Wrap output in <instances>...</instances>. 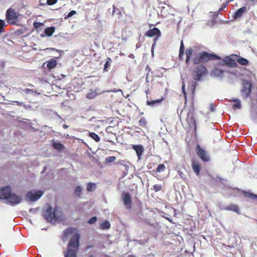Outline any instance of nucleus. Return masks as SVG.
I'll return each instance as SVG.
<instances>
[{"label": "nucleus", "mask_w": 257, "mask_h": 257, "mask_svg": "<svg viewBox=\"0 0 257 257\" xmlns=\"http://www.w3.org/2000/svg\"><path fill=\"white\" fill-rule=\"evenodd\" d=\"M0 200H4L6 204L15 206L22 202L23 196L13 192L10 186H6L0 189Z\"/></svg>", "instance_id": "obj_1"}, {"label": "nucleus", "mask_w": 257, "mask_h": 257, "mask_svg": "<svg viewBox=\"0 0 257 257\" xmlns=\"http://www.w3.org/2000/svg\"><path fill=\"white\" fill-rule=\"evenodd\" d=\"M44 216L50 222L61 220L63 218L61 209L58 206H55L54 210L51 206H48L44 212Z\"/></svg>", "instance_id": "obj_2"}, {"label": "nucleus", "mask_w": 257, "mask_h": 257, "mask_svg": "<svg viewBox=\"0 0 257 257\" xmlns=\"http://www.w3.org/2000/svg\"><path fill=\"white\" fill-rule=\"evenodd\" d=\"M80 235L75 233L73 235L68 245V249L65 254V257H76V252L79 246Z\"/></svg>", "instance_id": "obj_3"}, {"label": "nucleus", "mask_w": 257, "mask_h": 257, "mask_svg": "<svg viewBox=\"0 0 257 257\" xmlns=\"http://www.w3.org/2000/svg\"><path fill=\"white\" fill-rule=\"evenodd\" d=\"M207 73V69L203 65H200L195 67L193 73V78L196 81H200Z\"/></svg>", "instance_id": "obj_4"}, {"label": "nucleus", "mask_w": 257, "mask_h": 257, "mask_svg": "<svg viewBox=\"0 0 257 257\" xmlns=\"http://www.w3.org/2000/svg\"><path fill=\"white\" fill-rule=\"evenodd\" d=\"M43 194V192L40 190L31 191L27 193L26 198L30 201L34 202L38 200Z\"/></svg>", "instance_id": "obj_5"}, {"label": "nucleus", "mask_w": 257, "mask_h": 257, "mask_svg": "<svg viewBox=\"0 0 257 257\" xmlns=\"http://www.w3.org/2000/svg\"><path fill=\"white\" fill-rule=\"evenodd\" d=\"M19 15L11 8L9 9L6 12V19L12 24H15L19 18Z\"/></svg>", "instance_id": "obj_6"}, {"label": "nucleus", "mask_w": 257, "mask_h": 257, "mask_svg": "<svg viewBox=\"0 0 257 257\" xmlns=\"http://www.w3.org/2000/svg\"><path fill=\"white\" fill-rule=\"evenodd\" d=\"M243 88L241 90L242 96L246 98L251 93V83L247 80H243L242 83Z\"/></svg>", "instance_id": "obj_7"}, {"label": "nucleus", "mask_w": 257, "mask_h": 257, "mask_svg": "<svg viewBox=\"0 0 257 257\" xmlns=\"http://www.w3.org/2000/svg\"><path fill=\"white\" fill-rule=\"evenodd\" d=\"M196 151L198 155V156L203 161L205 162H207L209 160V157L208 155L206 152L201 148L199 145H197L196 148Z\"/></svg>", "instance_id": "obj_8"}, {"label": "nucleus", "mask_w": 257, "mask_h": 257, "mask_svg": "<svg viewBox=\"0 0 257 257\" xmlns=\"http://www.w3.org/2000/svg\"><path fill=\"white\" fill-rule=\"evenodd\" d=\"M201 55V58L203 60V62H207L210 60L219 59V57L215 55L209 54L206 52H203L200 53Z\"/></svg>", "instance_id": "obj_9"}, {"label": "nucleus", "mask_w": 257, "mask_h": 257, "mask_svg": "<svg viewBox=\"0 0 257 257\" xmlns=\"http://www.w3.org/2000/svg\"><path fill=\"white\" fill-rule=\"evenodd\" d=\"M123 203L126 209H130L132 207V200L128 193H123L122 195Z\"/></svg>", "instance_id": "obj_10"}, {"label": "nucleus", "mask_w": 257, "mask_h": 257, "mask_svg": "<svg viewBox=\"0 0 257 257\" xmlns=\"http://www.w3.org/2000/svg\"><path fill=\"white\" fill-rule=\"evenodd\" d=\"M145 35L149 37H153V36H156L157 38H159L161 36V31L158 28H154L147 31Z\"/></svg>", "instance_id": "obj_11"}, {"label": "nucleus", "mask_w": 257, "mask_h": 257, "mask_svg": "<svg viewBox=\"0 0 257 257\" xmlns=\"http://www.w3.org/2000/svg\"><path fill=\"white\" fill-rule=\"evenodd\" d=\"M210 75L214 77L222 79L223 78V71L215 68L212 70Z\"/></svg>", "instance_id": "obj_12"}, {"label": "nucleus", "mask_w": 257, "mask_h": 257, "mask_svg": "<svg viewBox=\"0 0 257 257\" xmlns=\"http://www.w3.org/2000/svg\"><path fill=\"white\" fill-rule=\"evenodd\" d=\"M247 12V9L245 7H243L239 9L232 16L233 19H237L241 17L243 14Z\"/></svg>", "instance_id": "obj_13"}, {"label": "nucleus", "mask_w": 257, "mask_h": 257, "mask_svg": "<svg viewBox=\"0 0 257 257\" xmlns=\"http://www.w3.org/2000/svg\"><path fill=\"white\" fill-rule=\"evenodd\" d=\"M132 148L136 152L138 159H140L144 150L143 147L142 145H133Z\"/></svg>", "instance_id": "obj_14"}, {"label": "nucleus", "mask_w": 257, "mask_h": 257, "mask_svg": "<svg viewBox=\"0 0 257 257\" xmlns=\"http://www.w3.org/2000/svg\"><path fill=\"white\" fill-rule=\"evenodd\" d=\"M52 147L58 152H61L64 149V146L60 143L53 141L52 142Z\"/></svg>", "instance_id": "obj_15"}, {"label": "nucleus", "mask_w": 257, "mask_h": 257, "mask_svg": "<svg viewBox=\"0 0 257 257\" xmlns=\"http://www.w3.org/2000/svg\"><path fill=\"white\" fill-rule=\"evenodd\" d=\"M224 209L225 210H230L239 213V210L237 205L235 204H229L225 207Z\"/></svg>", "instance_id": "obj_16"}, {"label": "nucleus", "mask_w": 257, "mask_h": 257, "mask_svg": "<svg viewBox=\"0 0 257 257\" xmlns=\"http://www.w3.org/2000/svg\"><path fill=\"white\" fill-rule=\"evenodd\" d=\"M223 61L224 63L231 67H233L236 64L235 62L231 58V56L225 57Z\"/></svg>", "instance_id": "obj_17"}, {"label": "nucleus", "mask_w": 257, "mask_h": 257, "mask_svg": "<svg viewBox=\"0 0 257 257\" xmlns=\"http://www.w3.org/2000/svg\"><path fill=\"white\" fill-rule=\"evenodd\" d=\"M192 168L194 172V173L197 175H198L200 173V165L198 162H196L195 161H193L192 162Z\"/></svg>", "instance_id": "obj_18"}, {"label": "nucleus", "mask_w": 257, "mask_h": 257, "mask_svg": "<svg viewBox=\"0 0 257 257\" xmlns=\"http://www.w3.org/2000/svg\"><path fill=\"white\" fill-rule=\"evenodd\" d=\"M164 98L162 97L160 99H158L154 100L149 101L148 100L147 101V105L151 106H155L158 105L161 103V102L163 100Z\"/></svg>", "instance_id": "obj_19"}, {"label": "nucleus", "mask_w": 257, "mask_h": 257, "mask_svg": "<svg viewBox=\"0 0 257 257\" xmlns=\"http://www.w3.org/2000/svg\"><path fill=\"white\" fill-rule=\"evenodd\" d=\"M74 229L72 228H68L65 230L64 231V236L63 237V240L65 241L68 237V236L72 234L74 232Z\"/></svg>", "instance_id": "obj_20"}, {"label": "nucleus", "mask_w": 257, "mask_h": 257, "mask_svg": "<svg viewBox=\"0 0 257 257\" xmlns=\"http://www.w3.org/2000/svg\"><path fill=\"white\" fill-rule=\"evenodd\" d=\"M231 101L233 102L234 103L232 105V108L233 109H240L241 107L240 101L236 98H233L230 100Z\"/></svg>", "instance_id": "obj_21"}, {"label": "nucleus", "mask_w": 257, "mask_h": 257, "mask_svg": "<svg viewBox=\"0 0 257 257\" xmlns=\"http://www.w3.org/2000/svg\"><path fill=\"white\" fill-rule=\"evenodd\" d=\"M57 65V61L54 59H50L48 61L47 66L49 69L54 68Z\"/></svg>", "instance_id": "obj_22"}, {"label": "nucleus", "mask_w": 257, "mask_h": 257, "mask_svg": "<svg viewBox=\"0 0 257 257\" xmlns=\"http://www.w3.org/2000/svg\"><path fill=\"white\" fill-rule=\"evenodd\" d=\"M193 50L191 48L187 49L186 50V63L187 64L188 63L189 61L193 54Z\"/></svg>", "instance_id": "obj_23"}, {"label": "nucleus", "mask_w": 257, "mask_h": 257, "mask_svg": "<svg viewBox=\"0 0 257 257\" xmlns=\"http://www.w3.org/2000/svg\"><path fill=\"white\" fill-rule=\"evenodd\" d=\"M55 31V28L53 27H48L45 30V33L48 36H51Z\"/></svg>", "instance_id": "obj_24"}, {"label": "nucleus", "mask_w": 257, "mask_h": 257, "mask_svg": "<svg viewBox=\"0 0 257 257\" xmlns=\"http://www.w3.org/2000/svg\"><path fill=\"white\" fill-rule=\"evenodd\" d=\"M187 123L189 124L190 127L194 126L195 127V121L193 118L192 116H190L189 115L186 119Z\"/></svg>", "instance_id": "obj_25"}, {"label": "nucleus", "mask_w": 257, "mask_h": 257, "mask_svg": "<svg viewBox=\"0 0 257 257\" xmlns=\"http://www.w3.org/2000/svg\"><path fill=\"white\" fill-rule=\"evenodd\" d=\"M97 96V93L92 90H90L87 94V98L88 99H93Z\"/></svg>", "instance_id": "obj_26"}, {"label": "nucleus", "mask_w": 257, "mask_h": 257, "mask_svg": "<svg viewBox=\"0 0 257 257\" xmlns=\"http://www.w3.org/2000/svg\"><path fill=\"white\" fill-rule=\"evenodd\" d=\"M100 225L101 226V228L103 229H108L110 227V224L109 223V222L107 220L101 223Z\"/></svg>", "instance_id": "obj_27"}, {"label": "nucleus", "mask_w": 257, "mask_h": 257, "mask_svg": "<svg viewBox=\"0 0 257 257\" xmlns=\"http://www.w3.org/2000/svg\"><path fill=\"white\" fill-rule=\"evenodd\" d=\"M243 195H244V197H245L250 198H251L252 199H254V200L257 199V195H256L255 194H253L252 193H248L246 192H244Z\"/></svg>", "instance_id": "obj_28"}, {"label": "nucleus", "mask_w": 257, "mask_h": 257, "mask_svg": "<svg viewBox=\"0 0 257 257\" xmlns=\"http://www.w3.org/2000/svg\"><path fill=\"white\" fill-rule=\"evenodd\" d=\"M112 60L110 58H108L107 60L105 62L104 65V71H108V68L110 66Z\"/></svg>", "instance_id": "obj_29"}, {"label": "nucleus", "mask_w": 257, "mask_h": 257, "mask_svg": "<svg viewBox=\"0 0 257 257\" xmlns=\"http://www.w3.org/2000/svg\"><path fill=\"white\" fill-rule=\"evenodd\" d=\"M96 187L95 184L89 183L87 185V191L89 192L93 191Z\"/></svg>", "instance_id": "obj_30"}, {"label": "nucleus", "mask_w": 257, "mask_h": 257, "mask_svg": "<svg viewBox=\"0 0 257 257\" xmlns=\"http://www.w3.org/2000/svg\"><path fill=\"white\" fill-rule=\"evenodd\" d=\"M237 62L242 65H246L247 64L248 61L245 58L241 57L238 59Z\"/></svg>", "instance_id": "obj_31"}, {"label": "nucleus", "mask_w": 257, "mask_h": 257, "mask_svg": "<svg viewBox=\"0 0 257 257\" xmlns=\"http://www.w3.org/2000/svg\"><path fill=\"white\" fill-rule=\"evenodd\" d=\"M89 136L95 140L96 142H98L100 141L99 137L94 133H89Z\"/></svg>", "instance_id": "obj_32"}, {"label": "nucleus", "mask_w": 257, "mask_h": 257, "mask_svg": "<svg viewBox=\"0 0 257 257\" xmlns=\"http://www.w3.org/2000/svg\"><path fill=\"white\" fill-rule=\"evenodd\" d=\"M194 63L198 64L200 62H203L202 58H201V55L200 53L196 57V58L193 60Z\"/></svg>", "instance_id": "obj_33"}, {"label": "nucleus", "mask_w": 257, "mask_h": 257, "mask_svg": "<svg viewBox=\"0 0 257 257\" xmlns=\"http://www.w3.org/2000/svg\"><path fill=\"white\" fill-rule=\"evenodd\" d=\"M116 160V157L114 156H109L105 158L106 163H110Z\"/></svg>", "instance_id": "obj_34"}, {"label": "nucleus", "mask_w": 257, "mask_h": 257, "mask_svg": "<svg viewBox=\"0 0 257 257\" xmlns=\"http://www.w3.org/2000/svg\"><path fill=\"white\" fill-rule=\"evenodd\" d=\"M165 166H164V165L160 164L157 168V171L158 172H161L164 171L165 170Z\"/></svg>", "instance_id": "obj_35"}, {"label": "nucleus", "mask_w": 257, "mask_h": 257, "mask_svg": "<svg viewBox=\"0 0 257 257\" xmlns=\"http://www.w3.org/2000/svg\"><path fill=\"white\" fill-rule=\"evenodd\" d=\"M140 125L141 126H145L147 123L146 120L145 118L142 117L139 121Z\"/></svg>", "instance_id": "obj_36"}, {"label": "nucleus", "mask_w": 257, "mask_h": 257, "mask_svg": "<svg viewBox=\"0 0 257 257\" xmlns=\"http://www.w3.org/2000/svg\"><path fill=\"white\" fill-rule=\"evenodd\" d=\"M81 188L80 186H78L75 189V193L76 195L79 196L81 192Z\"/></svg>", "instance_id": "obj_37"}, {"label": "nucleus", "mask_w": 257, "mask_h": 257, "mask_svg": "<svg viewBox=\"0 0 257 257\" xmlns=\"http://www.w3.org/2000/svg\"><path fill=\"white\" fill-rule=\"evenodd\" d=\"M5 25L6 24L5 21L0 19V33L3 32V28Z\"/></svg>", "instance_id": "obj_38"}, {"label": "nucleus", "mask_w": 257, "mask_h": 257, "mask_svg": "<svg viewBox=\"0 0 257 257\" xmlns=\"http://www.w3.org/2000/svg\"><path fill=\"white\" fill-rule=\"evenodd\" d=\"M153 188H154V190L156 192H158L161 190L162 186H161V185H159V184H155L154 185Z\"/></svg>", "instance_id": "obj_39"}, {"label": "nucleus", "mask_w": 257, "mask_h": 257, "mask_svg": "<svg viewBox=\"0 0 257 257\" xmlns=\"http://www.w3.org/2000/svg\"><path fill=\"white\" fill-rule=\"evenodd\" d=\"M120 14V11L117 9L116 8H115L114 6H113V11L112 14L113 15H114L115 14L119 15Z\"/></svg>", "instance_id": "obj_40"}, {"label": "nucleus", "mask_w": 257, "mask_h": 257, "mask_svg": "<svg viewBox=\"0 0 257 257\" xmlns=\"http://www.w3.org/2000/svg\"><path fill=\"white\" fill-rule=\"evenodd\" d=\"M76 12L75 11H71L67 15L66 17H65V19H68L71 17H72L73 15L76 14Z\"/></svg>", "instance_id": "obj_41"}, {"label": "nucleus", "mask_w": 257, "mask_h": 257, "mask_svg": "<svg viewBox=\"0 0 257 257\" xmlns=\"http://www.w3.org/2000/svg\"><path fill=\"white\" fill-rule=\"evenodd\" d=\"M42 26H43V24L40 23V22H35L34 23V26L35 28H40Z\"/></svg>", "instance_id": "obj_42"}, {"label": "nucleus", "mask_w": 257, "mask_h": 257, "mask_svg": "<svg viewBox=\"0 0 257 257\" xmlns=\"http://www.w3.org/2000/svg\"><path fill=\"white\" fill-rule=\"evenodd\" d=\"M58 0H47V4L48 5H53L57 2Z\"/></svg>", "instance_id": "obj_43"}, {"label": "nucleus", "mask_w": 257, "mask_h": 257, "mask_svg": "<svg viewBox=\"0 0 257 257\" xmlns=\"http://www.w3.org/2000/svg\"><path fill=\"white\" fill-rule=\"evenodd\" d=\"M96 220L97 218L96 217H93L88 220V223L89 224H93L96 221Z\"/></svg>", "instance_id": "obj_44"}, {"label": "nucleus", "mask_w": 257, "mask_h": 257, "mask_svg": "<svg viewBox=\"0 0 257 257\" xmlns=\"http://www.w3.org/2000/svg\"><path fill=\"white\" fill-rule=\"evenodd\" d=\"M209 109L211 112H214L215 110V106L211 103L209 106Z\"/></svg>", "instance_id": "obj_45"}, {"label": "nucleus", "mask_w": 257, "mask_h": 257, "mask_svg": "<svg viewBox=\"0 0 257 257\" xmlns=\"http://www.w3.org/2000/svg\"><path fill=\"white\" fill-rule=\"evenodd\" d=\"M227 6V3H223L222 5L221 6V7L219 9L218 11L219 12H220L221 11H222L224 9H225Z\"/></svg>", "instance_id": "obj_46"}, {"label": "nucleus", "mask_w": 257, "mask_h": 257, "mask_svg": "<svg viewBox=\"0 0 257 257\" xmlns=\"http://www.w3.org/2000/svg\"><path fill=\"white\" fill-rule=\"evenodd\" d=\"M179 51H181L182 52L184 51V46L182 41H181V43Z\"/></svg>", "instance_id": "obj_47"}, {"label": "nucleus", "mask_w": 257, "mask_h": 257, "mask_svg": "<svg viewBox=\"0 0 257 257\" xmlns=\"http://www.w3.org/2000/svg\"><path fill=\"white\" fill-rule=\"evenodd\" d=\"M37 211V208H30L29 209V212L31 213H36V212Z\"/></svg>", "instance_id": "obj_48"}, {"label": "nucleus", "mask_w": 257, "mask_h": 257, "mask_svg": "<svg viewBox=\"0 0 257 257\" xmlns=\"http://www.w3.org/2000/svg\"><path fill=\"white\" fill-rule=\"evenodd\" d=\"M23 91L26 93H29L30 92H32L33 91L30 89L25 88V89H23Z\"/></svg>", "instance_id": "obj_49"}, {"label": "nucleus", "mask_w": 257, "mask_h": 257, "mask_svg": "<svg viewBox=\"0 0 257 257\" xmlns=\"http://www.w3.org/2000/svg\"><path fill=\"white\" fill-rule=\"evenodd\" d=\"M184 56V52H181V51H179V57L180 58H182V57H183Z\"/></svg>", "instance_id": "obj_50"}, {"label": "nucleus", "mask_w": 257, "mask_h": 257, "mask_svg": "<svg viewBox=\"0 0 257 257\" xmlns=\"http://www.w3.org/2000/svg\"><path fill=\"white\" fill-rule=\"evenodd\" d=\"M166 219H167L170 222L173 223V219L170 217H165Z\"/></svg>", "instance_id": "obj_51"}, {"label": "nucleus", "mask_w": 257, "mask_h": 257, "mask_svg": "<svg viewBox=\"0 0 257 257\" xmlns=\"http://www.w3.org/2000/svg\"><path fill=\"white\" fill-rule=\"evenodd\" d=\"M154 46H155V44H153L152 45V48H151V51H152V55H153V54H154Z\"/></svg>", "instance_id": "obj_52"}, {"label": "nucleus", "mask_w": 257, "mask_h": 257, "mask_svg": "<svg viewBox=\"0 0 257 257\" xmlns=\"http://www.w3.org/2000/svg\"><path fill=\"white\" fill-rule=\"evenodd\" d=\"M182 91H183V92L184 94H185V85L183 83V85H182Z\"/></svg>", "instance_id": "obj_53"}, {"label": "nucleus", "mask_w": 257, "mask_h": 257, "mask_svg": "<svg viewBox=\"0 0 257 257\" xmlns=\"http://www.w3.org/2000/svg\"><path fill=\"white\" fill-rule=\"evenodd\" d=\"M158 38H157V36H156V37L154 39V43L155 44L156 43V42L157 41V39H158Z\"/></svg>", "instance_id": "obj_54"}, {"label": "nucleus", "mask_w": 257, "mask_h": 257, "mask_svg": "<svg viewBox=\"0 0 257 257\" xmlns=\"http://www.w3.org/2000/svg\"><path fill=\"white\" fill-rule=\"evenodd\" d=\"M233 1V0H227V2L226 3H227V5H228L229 3L232 2Z\"/></svg>", "instance_id": "obj_55"}, {"label": "nucleus", "mask_w": 257, "mask_h": 257, "mask_svg": "<svg viewBox=\"0 0 257 257\" xmlns=\"http://www.w3.org/2000/svg\"><path fill=\"white\" fill-rule=\"evenodd\" d=\"M129 57H130V58H134V55H133V54H130V55H129Z\"/></svg>", "instance_id": "obj_56"}, {"label": "nucleus", "mask_w": 257, "mask_h": 257, "mask_svg": "<svg viewBox=\"0 0 257 257\" xmlns=\"http://www.w3.org/2000/svg\"><path fill=\"white\" fill-rule=\"evenodd\" d=\"M63 127H65V128H67V126L66 125L64 124V125H63Z\"/></svg>", "instance_id": "obj_57"}, {"label": "nucleus", "mask_w": 257, "mask_h": 257, "mask_svg": "<svg viewBox=\"0 0 257 257\" xmlns=\"http://www.w3.org/2000/svg\"><path fill=\"white\" fill-rule=\"evenodd\" d=\"M256 0H251L252 2H255Z\"/></svg>", "instance_id": "obj_58"}, {"label": "nucleus", "mask_w": 257, "mask_h": 257, "mask_svg": "<svg viewBox=\"0 0 257 257\" xmlns=\"http://www.w3.org/2000/svg\"><path fill=\"white\" fill-rule=\"evenodd\" d=\"M112 91V92H116V90H112V91Z\"/></svg>", "instance_id": "obj_59"}, {"label": "nucleus", "mask_w": 257, "mask_h": 257, "mask_svg": "<svg viewBox=\"0 0 257 257\" xmlns=\"http://www.w3.org/2000/svg\"><path fill=\"white\" fill-rule=\"evenodd\" d=\"M90 257H92V255L90 256Z\"/></svg>", "instance_id": "obj_60"}]
</instances>
